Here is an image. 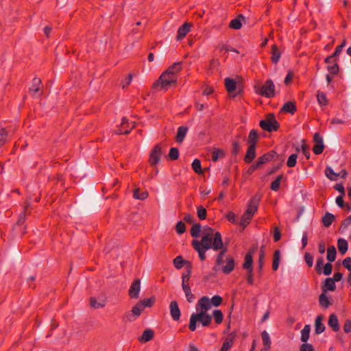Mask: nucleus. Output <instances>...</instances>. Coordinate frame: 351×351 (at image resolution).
<instances>
[{
    "mask_svg": "<svg viewBox=\"0 0 351 351\" xmlns=\"http://www.w3.org/2000/svg\"><path fill=\"white\" fill-rule=\"evenodd\" d=\"M192 246L198 252L202 261L206 259V252L210 249L214 251L220 250L217 255L214 269L217 271L218 267L223 263V257L228 252V248L223 245L221 234L219 232H214L212 228L207 227L203 232L200 241L193 240Z\"/></svg>",
    "mask_w": 351,
    "mask_h": 351,
    "instance_id": "nucleus-1",
    "label": "nucleus"
},
{
    "mask_svg": "<svg viewBox=\"0 0 351 351\" xmlns=\"http://www.w3.org/2000/svg\"><path fill=\"white\" fill-rule=\"evenodd\" d=\"M197 313H193L190 317L189 328L193 332L196 330L197 322H199L202 326H209L212 322V316L207 313L208 310H203L196 304Z\"/></svg>",
    "mask_w": 351,
    "mask_h": 351,
    "instance_id": "nucleus-2",
    "label": "nucleus"
},
{
    "mask_svg": "<svg viewBox=\"0 0 351 351\" xmlns=\"http://www.w3.org/2000/svg\"><path fill=\"white\" fill-rule=\"evenodd\" d=\"M259 125L263 130L269 132L277 131L280 128V124L273 113L267 114L265 119L260 121Z\"/></svg>",
    "mask_w": 351,
    "mask_h": 351,
    "instance_id": "nucleus-3",
    "label": "nucleus"
},
{
    "mask_svg": "<svg viewBox=\"0 0 351 351\" xmlns=\"http://www.w3.org/2000/svg\"><path fill=\"white\" fill-rule=\"evenodd\" d=\"M222 298L218 295H214L210 300L207 296L202 297L197 302V306L203 310H209L212 306L217 307L222 303Z\"/></svg>",
    "mask_w": 351,
    "mask_h": 351,
    "instance_id": "nucleus-4",
    "label": "nucleus"
},
{
    "mask_svg": "<svg viewBox=\"0 0 351 351\" xmlns=\"http://www.w3.org/2000/svg\"><path fill=\"white\" fill-rule=\"evenodd\" d=\"M178 77L169 73L163 72L159 79L154 84V86H160L162 88H167L177 82Z\"/></svg>",
    "mask_w": 351,
    "mask_h": 351,
    "instance_id": "nucleus-5",
    "label": "nucleus"
},
{
    "mask_svg": "<svg viewBox=\"0 0 351 351\" xmlns=\"http://www.w3.org/2000/svg\"><path fill=\"white\" fill-rule=\"evenodd\" d=\"M256 92L262 96L271 98L275 95V85L271 80H267Z\"/></svg>",
    "mask_w": 351,
    "mask_h": 351,
    "instance_id": "nucleus-6",
    "label": "nucleus"
},
{
    "mask_svg": "<svg viewBox=\"0 0 351 351\" xmlns=\"http://www.w3.org/2000/svg\"><path fill=\"white\" fill-rule=\"evenodd\" d=\"M162 155V147L160 145L157 144L154 146L149 154V164L151 166L156 165L160 160Z\"/></svg>",
    "mask_w": 351,
    "mask_h": 351,
    "instance_id": "nucleus-7",
    "label": "nucleus"
},
{
    "mask_svg": "<svg viewBox=\"0 0 351 351\" xmlns=\"http://www.w3.org/2000/svg\"><path fill=\"white\" fill-rule=\"evenodd\" d=\"M261 199V195L256 194L254 195L250 200L247 210L245 213L251 215H254V214L257 211L258 207L259 205V202Z\"/></svg>",
    "mask_w": 351,
    "mask_h": 351,
    "instance_id": "nucleus-8",
    "label": "nucleus"
},
{
    "mask_svg": "<svg viewBox=\"0 0 351 351\" xmlns=\"http://www.w3.org/2000/svg\"><path fill=\"white\" fill-rule=\"evenodd\" d=\"M140 291L141 280L139 278H136L131 284L128 290V295L132 299H137L139 297Z\"/></svg>",
    "mask_w": 351,
    "mask_h": 351,
    "instance_id": "nucleus-9",
    "label": "nucleus"
},
{
    "mask_svg": "<svg viewBox=\"0 0 351 351\" xmlns=\"http://www.w3.org/2000/svg\"><path fill=\"white\" fill-rule=\"evenodd\" d=\"M314 145L313 147V152L315 154H321L324 149V145L323 143V138L319 133H315L313 136Z\"/></svg>",
    "mask_w": 351,
    "mask_h": 351,
    "instance_id": "nucleus-10",
    "label": "nucleus"
},
{
    "mask_svg": "<svg viewBox=\"0 0 351 351\" xmlns=\"http://www.w3.org/2000/svg\"><path fill=\"white\" fill-rule=\"evenodd\" d=\"M222 265L223 263L219 267H218L217 270L221 269L224 274H229L234 269L235 261L232 257L227 256L226 258V265Z\"/></svg>",
    "mask_w": 351,
    "mask_h": 351,
    "instance_id": "nucleus-11",
    "label": "nucleus"
},
{
    "mask_svg": "<svg viewBox=\"0 0 351 351\" xmlns=\"http://www.w3.org/2000/svg\"><path fill=\"white\" fill-rule=\"evenodd\" d=\"M32 205L30 199H27L25 202V204L23 206V210L22 213L19 215V219L17 220L16 224L21 225L23 224L27 219V215L30 214L31 211L29 209H31Z\"/></svg>",
    "mask_w": 351,
    "mask_h": 351,
    "instance_id": "nucleus-12",
    "label": "nucleus"
},
{
    "mask_svg": "<svg viewBox=\"0 0 351 351\" xmlns=\"http://www.w3.org/2000/svg\"><path fill=\"white\" fill-rule=\"evenodd\" d=\"M278 157V154L274 151L271 150L258 158V164L261 166L274 159H276Z\"/></svg>",
    "mask_w": 351,
    "mask_h": 351,
    "instance_id": "nucleus-13",
    "label": "nucleus"
},
{
    "mask_svg": "<svg viewBox=\"0 0 351 351\" xmlns=\"http://www.w3.org/2000/svg\"><path fill=\"white\" fill-rule=\"evenodd\" d=\"M170 314L174 321H178L180 318L181 313L178 302L172 301L169 305Z\"/></svg>",
    "mask_w": 351,
    "mask_h": 351,
    "instance_id": "nucleus-14",
    "label": "nucleus"
},
{
    "mask_svg": "<svg viewBox=\"0 0 351 351\" xmlns=\"http://www.w3.org/2000/svg\"><path fill=\"white\" fill-rule=\"evenodd\" d=\"M191 26H192L191 24L189 23H185L184 24L181 25L178 29V33H177V36H176L177 40H182L186 36V34L189 32Z\"/></svg>",
    "mask_w": 351,
    "mask_h": 351,
    "instance_id": "nucleus-15",
    "label": "nucleus"
},
{
    "mask_svg": "<svg viewBox=\"0 0 351 351\" xmlns=\"http://www.w3.org/2000/svg\"><path fill=\"white\" fill-rule=\"evenodd\" d=\"M40 84L41 80L40 78L34 77L33 79L32 85L29 88V93L32 96H36V95H41V93H40Z\"/></svg>",
    "mask_w": 351,
    "mask_h": 351,
    "instance_id": "nucleus-16",
    "label": "nucleus"
},
{
    "mask_svg": "<svg viewBox=\"0 0 351 351\" xmlns=\"http://www.w3.org/2000/svg\"><path fill=\"white\" fill-rule=\"evenodd\" d=\"M256 146L249 145L246 154L244 157V161L247 164L251 163L253 160L256 158Z\"/></svg>",
    "mask_w": 351,
    "mask_h": 351,
    "instance_id": "nucleus-17",
    "label": "nucleus"
},
{
    "mask_svg": "<svg viewBox=\"0 0 351 351\" xmlns=\"http://www.w3.org/2000/svg\"><path fill=\"white\" fill-rule=\"evenodd\" d=\"M258 140L259 134L257 130L254 129L250 130L247 139V144L249 145L256 146Z\"/></svg>",
    "mask_w": 351,
    "mask_h": 351,
    "instance_id": "nucleus-18",
    "label": "nucleus"
},
{
    "mask_svg": "<svg viewBox=\"0 0 351 351\" xmlns=\"http://www.w3.org/2000/svg\"><path fill=\"white\" fill-rule=\"evenodd\" d=\"M336 289L335 282L332 278H327L325 280L324 285L322 286V290L323 292H327L328 291H333Z\"/></svg>",
    "mask_w": 351,
    "mask_h": 351,
    "instance_id": "nucleus-19",
    "label": "nucleus"
},
{
    "mask_svg": "<svg viewBox=\"0 0 351 351\" xmlns=\"http://www.w3.org/2000/svg\"><path fill=\"white\" fill-rule=\"evenodd\" d=\"M296 110V105L293 101H287L281 108L282 112L290 113L291 114H294Z\"/></svg>",
    "mask_w": 351,
    "mask_h": 351,
    "instance_id": "nucleus-20",
    "label": "nucleus"
},
{
    "mask_svg": "<svg viewBox=\"0 0 351 351\" xmlns=\"http://www.w3.org/2000/svg\"><path fill=\"white\" fill-rule=\"evenodd\" d=\"M271 60L272 63L277 64L281 57V52L276 45H273L271 49Z\"/></svg>",
    "mask_w": 351,
    "mask_h": 351,
    "instance_id": "nucleus-21",
    "label": "nucleus"
},
{
    "mask_svg": "<svg viewBox=\"0 0 351 351\" xmlns=\"http://www.w3.org/2000/svg\"><path fill=\"white\" fill-rule=\"evenodd\" d=\"M234 337H235V335H234L233 333H231L229 335V337H228L224 340L219 351H228L232 347Z\"/></svg>",
    "mask_w": 351,
    "mask_h": 351,
    "instance_id": "nucleus-22",
    "label": "nucleus"
},
{
    "mask_svg": "<svg viewBox=\"0 0 351 351\" xmlns=\"http://www.w3.org/2000/svg\"><path fill=\"white\" fill-rule=\"evenodd\" d=\"M261 337L264 348L261 351H269L271 348V342L268 332L266 330L263 331Z\"/></svg>",
    "mask_w": 351,
    "mask_h": 351,
    "instance_id": "nucleus-23",
    "label": "nucleus"
},
{
    "mask_svg": "<svg viewBox=\"0 0 351 351\" xmlns=\"http://www.w3.org/2000/svg\"><path fill=\"white\" fill-rule=\"evenodd\" d=\"M182 69V62H177L171 65L165 72L169 73L175 77H178V73Z\"/></svg>",
    "mask_w": 351,
    "mask_h": 351,
    "instance_id": "nucleus-24",
    "label": "nucleus"
},
{
    "mask_svg": "<svg viewBox=\"0 0 351 351\" xmlns=\"http://www.w3.org/2000/svg\"><path fill=\"white\" fill-rule=\"evenodd\" d=\"M328 324L335 332H337L340 328L339 320L335 314H331L329 316Z\"/></svg>",
    "mask_w": 351,
    "mask_h": 351,
    "instance_id": "nucleus-25",
    "label": "nucleus"
},
{
    "mask_svg": "<svg viewBox=\"0 0 351 351\" xmlns=\"http://www.w3.org/2000/svg\"><path fill=\"white\" fill-rule=\"evenodd\" d=\"M188 131V128L185 126H180L178 128L177 134L176 136V141L178 143H181L183 142L186 133Z\"/></svg>",
    "mask_w": 351,
    "mask_h": 351,
    "instance_id": "nucleus-26",
    "label": "nucleus"
},
{
    "mask_svg": "<svg viewBox=\"0 0 351 351\" xmlns=\"http://www.w3.org/2000/svg\"><path fill=\"white\" fill-rule=\"evenodd\" d=\"M225 86H226V90L229 93H232L236 90L237 82H236V81L234 80H233L232 78L226 77L225 79Z\"/></svg>",
    "mask_w": 351,
    "mask_h": 351,
    "instance_id": "nucleus-27",
    "label": "nucleus"
},
{
    "mask_svg": "<svg viewBox=\"0 0 351 351\" xmlns=\"http://www.w3.org/2000/svg\"><path fill=\"white\" fill-rule=\"evenodd\" d=\"M323 317L322 315H318L316 317L315 323V332L316 334L319 335L323 332L325 330V326L322 323Z\"/></svg>",
    "mask_w": 351,
    "mask_h": 351,
    "instance_id": "nucleus-28",
    "label": "nucleus"
},
{
    "mask_svg": "<svg viewBox=\"0 0 351 351\" xmlns=\"http://www.w3.org/2000/svg\"><path fill=\"white\" fill-rule=\"evenodd\" d=\"M154 331L152 329H145L141 338L139 339V341L141 342H147L152 340L154 337Z\"/></svg>",
    "mask_w": 351,
    "mask_h": 351,
    "instance_id": "nucleus-29",
    "label": "nucleus"
},
{
    "mask_svg": "<svg viewBox=\"0 0 351 351\" xmlns=\"http://www.w3.org/2000/svg\"><path fill=\"white\" fill-rule=\"evenodd\" d=\"M319 303L321 306L327 308L331 304L329 298L327 296L326 292H323L319 296Z\"/></svg>",
    "mask_w": 351,
    "mask_h": 351,
    "instance_id": "nucleus-30",
    "label": "nucleus"
},
{
    "mask_svg": "<svg viewBox=\"0 0 351 351\" xmlns=\"http://www.w3.org/2000/svg\"><path fill=\"white\" fill-rule=\"evenodd\" d=\"M253 257L251 252H247L245 256V261L243 267L247 270L253 269L252 268Z\"/></svg>",
    "mask_w": 351,
    "mask_h": 351,
    "instance_id": "nucleus-31",
    "label": "nucleus"
},
{
    "mask_svg": "<svg viewBox=\"0 0 351 351\" xmlns=\"http://www.w3.org/2000/svg\"><path fill=\"white\" fill-rule=\"evenodd\" d=\"M337 247L339 252L344 254L348 251V243L346 239L340 238L337 240Z\"/></svg>",
    "mask_w": 351,
    "mask_h": 351,
    "instance_id": "nucleus-32",
    "label": "nucleus"
},
{
    "mask_svg": "<svg viewBox=\"0 0 351 351\" xmlns=\"http://www.w3.org/2000/svg\"><path fill=\"white\" fill-rule=\"evenodd\" d=\"M311 332V326L306 324L304 326L303 329L301 330V337L300 339L302 342H307L309 339V334Z\"/></svg>",
    "mask_w": 351,
    "mask_h": 351,
    "instance_id": "nucleus-33",
    "label": "nucleus"
},
{
    "mask_svg": "<svg viewBox=\"0 0 351 351\" xmlns=\"http://www.w3.org/2000/svg\"><path fill=\"white\" fill-rule=\"evenodd\" d=\"M191 274V263H189V266L188 268H186V271L183 273L182 278V287L184 285H189V279Z\"/></svg>",
    "mask_w": 351,
    "mask_h": 351,
    "instance_id": "nucleus-34",
    "label": "nucleus"
},
{
    "mask_svg": "<svg viewBox=\"0 0 351 351\" xmlns=\"http://www.w3.org/2000/svg\"><path fill=\"white\" fill-rule=\"evenodd\" d=\"M283 178V174L278 176L271 183L270 189L274 191H278L280 189V186Z\"/></svg>",
    "mask_w": 351,
    "mask_h": 351,
    "instance_id": "nucleus-35",
    "label": "nucleus"
},
{
    "mask_svg": "<svg viewBox=\"0 0 351 351\" xmlns=\"http://www.w3.org/2000/svg\"><path fill=\"white\" fill-rule=\"evenodd\" d=\"M128 123V120L125 117H123L121 119V128H119L116 130V134H129L130 132V130H129L128 128H126L125 127V125H126Z\"/></svg>",
    "mask_w": 351,
    "mask_h": 351,
    "instance_id": "nucleus-36",
    "label": "nucleus"
},
{
    "mask_svg": "<svg viewBox=\"0 0 351 351\" xmlns=\"http://www.w3.org/2000/svg\"><path fill=\"white\" fill-rule=\"evenodd\" d=\"M334 220L335 216L330 213H326L322 217V223L325 227L328 228L332 224Z\"/></svg>",
    "mask_w": 351,
    "mask_h": 351,
    "instance_id": "nucleus-37",
    "label": "nucleus"
},
{
    "mask_svg": "<svg viewBox=\"0 0 351 351\" xmlns=\"http://www.w3.org/2000/svg\"><path fill=\"white\" fill-rule=\"evenodd\" d=\"M280 260V252L277 250L274 253L273 257V263H272V269L274 271H276L278 269L279 264Z\"/></svg>",
    "mask_w": 351,
    "mask_h": 351,
    "instance_id": "nucleus-38",
    "label": "nucleus"
},
{
    "mask_svg": "<svg viewBox=\"0 0 351 351\" xmlns=\"http://www.w3.org/2000/svg\"><path fill=\"white\" fill-rule=\"evenodd\" d=\"M156 302V298L152 296L151 298H145L143 300H141V301H139V303L141 304V305L142 306V307L143 308H146V307H152L153 306V305Z\"/></svg>",
    "mask_w": 351,
    "mask_h": 351,
    "instance_id": "nucleus-39",
    "label": "nucleus"
},
{
    "mask_svg": "<svg viewBox=\"0 0 351 351\" xmlns=\"http://www.w3.org/2000/svg\"><path fill=\"white\" fill-rule=\"evenodd\" d=\"M326 176L330 180H337L340 174L335 173L330 167H327L325 169Z\"/></svg>",
    "mask_w": 351,
    "mask_h": 351,
    "instance_id": "nucleus-40",
    "label": "nucleus"
},
{
    "mask_svg": "<svg viewBox=\"0 0 351 351\" xmlns=\"http://www.w3.org/2000/svg\"><path fill=\"white\" fill-rule=\"evenodd\" d=\"M225 156L223 150L218 148H215L211 154L212 160L216 162L219 158H223Z\"/></svg>",
    "mask_w": 351,
    "mask_h": 351,
    "instance_id": "nucleus-41",
    "label": "nucleus"
},
{
    "mask_svg": "<svg viewBox=\"0 0 351 351\" xmlns=\"http://www.w3.org/2000/svg\"><path fill=\"white\" fill-rule=\"evenodd\" d=\"M336 255L337 251L335 246L332 245L328 247L327 250V260L330 263L335 261Z\"/></svg>",
    "mask_w": 351,
    "mask_h": 351,
    "instance_id": "nucleus-42",
    "label": "nucleus"
},
{
    "mask_svg": "<svg viewBox=\"0 0 351 351\" xmlns=\"http://www.w3.org/2000/svg\"><path fill=\"white\" fill-rule=\"evenodd\" d=\"M317 99L320 106H325L328 105V99L324 93L318 91L317 94Z\"/></svg>",
    "mask_w": 351,
    "mask_h": 351,
    "instance_id": "nucleus-43",
    "label": "nucleus"
},
{
    "mask_svg": "<svg viewBox=\"0 0 351 351\" xmlns=\"http://www.w3.org/2000/svg\"><path fill=\"white\" fill-rule=\"evenodd\" d=\"M182 289L185 293L186 300L189 302H193L195 299L194 295L191 293V288L189 285H184L182 286Z\"/></svg>",
    "mask_w": 351,
    "mask_h": 351,
    "instance_id": "nucleus-44",
    "label": "nucleus"
},
{
    "mask_svg": "<svg viewBox=\"0 0 351 351\" xmlns=\"http://www.w3.org/2000/svg\"><path fill=\"white\" fill-rule=\"evenodd\" d=\"M327 70L330 74L333 75H337L339 73V67L336 60H334V62L332 64L328 65Z\"/></svg>",
    "mask_w": 351,
    "mask_h": 351,
    "instance_id": "nucleus-45",
    "label": "nucleus"
},
{
    "mask_svg": "<svg viewBox=\"0 0 351 351\" xmlns=\"http://www.w3.org/2000/svg\"><path fill=\"white\" fill-rule=\"evenodd\" d=\"M133 197L137 199L144 200L148 197V193L147 191L141 192L139 189H136L134 191Z\"/></svg>",
    "mask_w": 351,
    "mask_h": 351,
    "instance_id": "nucleus-46",
    "label": "nucleus"
},
{
    "mask_svg": "<svg viewBox=\"0 0 351 351\" xmlns=\"http://www.w3.org/2000/svg\"><path fill=\"white\" fill-rule=\"evenodd\" d=\"M188 263L189 264L190 263L189 262L184 261L183 258L181 256H176L173 259L174 267L178 269H180L181 268H182L184 263Z\"/></svg>",
    "mask_w": 351,
    "mask_h": 351,
    "instance_id": "nucleus-47",
    "label": "nucleus"
},
{
    "mask_svg": "<svg viewBox=\"0 0 351 351\" xmlns=\"http://www.w3.org/2000/svg\"><path fill=\"white\" fill-rule=\"evenodd\" d=\"M252 216L253 215H251L250 214H248L247 213H244L241 219V221H240V225L242 226L243 228H245L246 226H247L252 218Z\"/></svg>",
    "mask_w": 351,
    "mask_h": 351,
    "instance_id": "nucleus-48",
    "label": "nucleus"
},
{
    "mask_svg": "<svg viewBox=\"0 0 351 351\" xmlns=\"http://www.w3.org/2000/svg\"><path fill=\"white\" fill-rule=\"evenodd\" d=\"M201 225L199 223H195L191 228L190 232L193 237H198L201 231Z\"/></svg>",
    "mask_w": 351,
    "mask_h": 351,
    "instance_id": "nucleus-49",
    "label": "nucleus"
},
{
    "mask_svg": "<svg viewBox=\"0 0 351 351\" xmlns=\"http://www.w3.org/2000/svg\"><path fill=\"white\" fill-rule=\"evenodd\" d=\"M192 168L193 171L198 174L202 173V169L201 165V162L199 159H195L192 162Z\"/></svg>",
    "mask_w": 351,
    "mask_h": 351,
    "instance_id": "nucleus-50",
    "label": "nucleus"
},
{
    "mask_svg": "<svg viewBox=\"0 0 351 351\" xmlns=\"http://www.w3.org/2000/svg\"><path fill=\"white\" fill-rule=\"evenodd\" d=\"M241 145L239 141L234 140L232 143L231 154L233 156H237L240 152Z\"/></svg>",
    "mask_w": 351,
    "mask_h": 351,
    "instance_id": "nucleus-51",
    "label": "nucleus"
},
{
    "mask_svg": "<svg viewBox=\"0 0 351 351\" xmlns=\"http://www.w3.org/2000/svg\"><path fill=\"white\" fill-rule=\"evenodd\" d=\"M213 315L215 319V322L217 324H220L223 319V315L222 312L220 310H215L213 313Z\"/></svg>",
    "mask_w": 351,
    "mask_h": 351,
    "instance_id": "nucleus-52",
    "label": "nucleus"
},
{
    "mask_svg": "<svg viewBox=\"0 0 351 351\" xmlns=\"http://www.w3.org/2000/svg\"><path fill=\"white\" fill-rule=\"evenodd\" d=\"M143 309L144 308L142 307V306L141 305V304L138 302L136 305H134L132 307V315L135 317H138V316L141 315V314L142 311H143Z\"/></svg>",
    "mask_w": 351,
    "mask_h": 351,
    "instance_id": "nucleus-53",
    "label": "nucleus"
},
{
    "mask_svg": "<svg viewBox=\"0 0 351 351\" xmlns=\"http://www.w3.org/2000/svg\"><path fill=\"white\" fill-rule=\"evenodd\" d=\"M229 27L234 29H239L242 27L241 19L239 18L232 19L229 25Z\"/></svg>",
    "mask_w": 351,
    "mask_h": 351,
    "instance_id": "nucleus-54",
    "label": "nucleus"
},
{
    "mask_svg": "<svg viewBox=\"0 0 351 351\" xmlns=\"http://www.w3.org/2000/svg\"><path fill=\"white\" fill-rule=\"evenodd\" d=\"M197 214L200 220H204L206 218L207 212L204 207L199 206L197 208Z\"/></svg>",
    "mask_w": 351,
    "mask_h": 351,
    "instance_id": "nucleus-55",
    "label": "nucleus"
},
{
    "mask_svg": "<svg viewBox=\"0 0 351 351\" xmlns=\"http://www.w3.org/2000/svg\"><path fill=\"white\" fill-rule=\"evenodd\" d=\"M297 158H298V155L296 154H293L291 156H289V157L287 160V167H295L297 163Z\"/></svg>",
    "mask_w": 351,
    "mask_h": 351,
    "instance_id": "nucleus-56",
    "label": "nucleus"
},
{
    "mask_svg": "<svg viewBox=\"0 0 351 351\" xmlns=\"http://www.w3.org/2000/svg\"><path fill=\"white\" fill-rule=\"evenodd\" d=\"M90 305L94 308H99L104 307L105 306V303L104 301L98 302L95 298L92 297L90 298Z\"/></svg>",
    "mask_w": 351,
    "mask_h": 351,
    "instance_id": "nucleus-57",
    "label": "nucleus"
},
{
    "mask_svg": "<svg viewBox=\"0 0 351 351\" xmlns=\"http://www.w3.org/2000/svg\"><path fill=\"white\" fill-rule=\"evenodd\" d=\"M8 132L5 128L0 130V147L7 142Z\"/></svg>",
    "mask_w": 351,
    "mask_h": 351,
    "instance_id": "nucleus-58",
    "label": "nucleus"
},
{
    "mask_svg": "<svg viewBox=\"0 0 351 351\" xmlns=\"http://www.w3.org/2000/svg\"><path fill=\"white\" fill-rule=\"evenodd\" d=\"M176 230L178 234H183L186 231V226L184 223L182 221H178L176 226Z\"/></svg>",
    "mask_w": 351,
    "mask_h": 351,
    "instance_id": "nucleus-59",
    "label": "nucleus"
},
{
    "mask_svg": "<svg viewBox=\"0 0 351 351\" xmlns=\"http://www.w3.org/2000/svg\"><path fill=\"white\" fill-rule=\"evenodd\" d=\"M169 157L171 160H177L179 157V151L176 147H171L169 150Z\"/></svg>",
    "mask_w": 351,
    "mask_h": 351,
    "instance_id": "nucleus-60",
    "label": "nucleus"
},
{
    "mask_svg": "<svg viewBox=\"0 0 351 351\" xmlns=\"http://www.w3.org/2000/svg\"><path fill=\"white\" fill-rule=\"evenodd\" d=\"M324 265V258L323 257H319L317 258L315 265V270L317 274H320L322 272V267Z\"/></svg>",
    "mask_w": 351,
    "mask_h": 351,
    "instance_id": "nucleus-61",
    "label": "nucleus"
},
{
    "mask_svg": "<svg viewBox=\"0 0 351 351\" xmlns=\"http://www.w3.org/2000/svg\"><path fill=\"white\" fill-rule=\"evenodd\" d=\"M264 258H265V251L263 250V247H261L259 252V257H258V268L261 271L263 269L264 264Z\"/></svg>",
    "mask_w": 351,
    "mask_h": 351,
    "instance_id": "nucleus-62",
    "label": "nucleus"
},
{
    "mask_svg": "<svg viewBox=\"0 0 351 351\" xmlns=\"http://www.w3.org/2000/svg\"><path fill=\"white\" fill-rule=\"evenodd\" d=\"M332 271V265L330 263H327L325 264L324 267H322V272L324 275L328 276L331 274Z\"/></svg>",
    "mask_w": 351,
    "mask_h": 351,
    "instance_id": "nucleus-63",
    "label": "nucleus"
},
{
    "mask_svg": "<svg viewBox=\"0 0 351 351\" xmlns=\"http://www.w3.org/2000/svg\"><path fill=\"white\" fill-rule=\"evenodd\" d=\"M300 351H314V348L310 343H303L300 346Z\"/></svg>",
    "mask_w": 351,
    "mask_h": 351,
    "instance_id": "nucleus-64",
    "label": "nucleus"
}]
</instances>
